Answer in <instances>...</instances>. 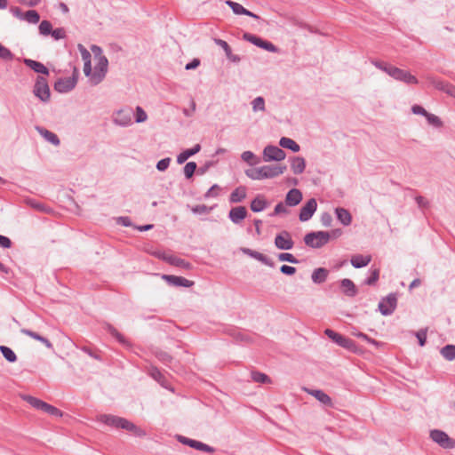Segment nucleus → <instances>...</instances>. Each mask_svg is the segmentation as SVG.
I'll list each match as a JSON object with an SVG mask.
<instances>
[{"mask_svg": "<svg viewBox=\"0 0 455 455\" xmlns=\"http://www.w3.org/2000/svg\"><path fill=\"white\" fill-rule=\"evenodd\" d=\"M286 169V165L273 164L247 169L244 172L248 178L254 180H260L264 179H274L278 177L283 174Z\"/></svg>", "mask_w": 455, "mask_h": 455, "instance_id": "nucleus-1", "label": "nucleus"}, {"mask_svg": "<svg viewBox=\"0 0 455 455\" xmlns=\"http://www.w3.org/2000/svg\"><path fill=\"white\" fill-rule=\"evenodd\" d=\"M331 239V234L328 231H313L304 236V243L308 247L319 249L324 246Z\"/></svg>", "mask_w": 455, "mask_h": 455, "instance_id": "nucleus-2", "label": "nucleus"}, {"mask_svg": "<svg viewBox=\"0 0 455 455\" xmlns=\"http://www.w3.org/2000/svg\"><path fill=\"white\" fill-rule=\"evenodd\" d=\"M324 334L339 347L351 352H356L357 346L353 339L343 336L331 329H326L324 331Z\"/></svg>", "mask_w": 455, "mask_h": 455, "instance_id": "nucleus-3", "label": "nucleus"}, {"mask_svg": "<svg viewBox=\"0 0 455 455\" xmlns=\"http://www.w3.org/2000/svg\"><path fill=\"white\" fill-rule=\"evenodd\" d=\"M78 76V69L74 68L72 76L59 78L54 84V89L60 93H66L72 91L77 84Z\"/></svg>", "mask_w": 455, "mask_h": 455, "instance_id": "nucleus-4", "label": "nucleus"}, {"mask_svg": "<svg viewBox=\"0 0 455 455\" xmlns=\"http://www.w3.org/2000/svg\"><path fill=\"white\" fill-rule=\"evenodd\" d=\"M34 95L43 102H48L51 98L50 87L47 79L42 76H38L36 79L34 88Z\"/></svg>", "mask_w": 455, "mask_h": 455, "instance_id": "nucleus-5", "label": "nucleus"}, {"mask_svg": "<svg viewBox=\"0 0 455 455\" xmlns=\"http://www.w3.org/2000/svg\"><path fill=\"white\" fill-rule=\"evenodd\" d=\"M108 60L106 56L100 55L98 58V62L94 67L93 73L91 76V83L97 85L103 81L108 72Z\"/></svg>", "mask_w": 455, "mask_h": 455, "instance_id": "nucleus-6", "label": "nucleus"}, {"mask_svg": "<svg viewBox=\"0 0 455 455\" xmlns=\"http://www.w3.org/2000/svg\"><path fill=\"white\" fill-rule=\"evenodd\" d=\"M430 438L444 449H452L455 447V440L451 438L445 432L434 429L430 431Z\"/></svg>", "mask_w": 455, "mask_h": 455, "instance_id": "nucleus-7", "label": "nucleus"}, {"mask_svg": "<svg viewBox=\"0 0 455 455\" xmlns=\"http://www.w3.org/2000/svg\"><path fill=\"white\" fill-rule=\"evenodd\" d=\"M397 307L396 293H389L387 297L382 298L379 303V310L383 315H390L394 313Z\"/></svg>", "mask_w": 455, "mask_h": 455, "instance_id": "nucleus-8", "label": "nucleus"}, {"mask_svg": "<svg viewBox=\"0 0 455 455\" xmlns=\"http://www.w3.org/2000/svg\"><path fill=\"white\" fill-rule=\"evenodd\" d=\"M286 157V153L277 146L267 145L263 149V160L265 162H280Z\"/></svg>", "mask_w": 455, "mask_h": 455, "instance_id": "nucleus-9", "label": "nucleus"}, {"mask_svg": "<svg viewBox=\"0 0 455 455\" xmlns=\"http://www.w3.org/2000/svg\"><path fill=\"white\" fill-rule=\"evenodd\" d=\"M177 439L180 443L182 444L188 445L193 449H196L197 451H201L207 453H212L214 452L215 449L206 443H204L200 441L190 439L188 437L183 436V435H178Z\"/></svg>", "mask_w": 455, "mask_h": 455, "instance_id": "nucleus-10", "label": "nucleus"}, {"mask_svg": "<svg viewBox=\"0 0 455 455\" xmlns=\"http://www.w3.org/2000/svg\"><path fill=\"white\" fill-rule=\"evenodd\" d=\"M275 245L279 250H291L293 248L294 242L291 239V234L283 230L275 235Z\"/></svg>", "mask_w": 455, "mask_h": 455, "instance_id": "nucleus-11", "label": "nucleus"}, {"mask_svg": "<svg viewBox=\"0 0 455 455\" xmlns=\"http://www.w3.org/2000/svg\"><path fill=\"white\" fill-rule=\"evenodd\" d=\"M132 109H120L114 113L113 122L119 126H129L132 124Z\"/></svg>", "mask_w": 455, "mask_h": 455, "instance_id": "nucleus-12", "label": "nucleus"}, {"mask_svg": "<svg viewBox=\"0 0 455 455\" xmlns=\"http://www.w3.org/2000/svg\"><path fill=\"white\" fill-rule=\"evenodd\" d=\"M99 420L108 426L114 427L116 428H122V429L125 428V425L127 424V421H128V419H126L124 418L115 416V415H110V414L100 415Z\"/></svg>", "mask_w": 455, "mask_h": 455, "instance_id": "nucleus-13", "label": "nucleus"}, {"mask_svg": "<svg viewBox=\"0 0 455 455\" xmlns=\"http://www.w3.org/2000/svg\"><path fill=\"white\" fill-rule=\"evenodd\" d=\"M317 209V203L315 198H310L307 203L301 207L299 219L300 221H307L309 220Z\"/></svg>", "mask_w": 455, "mask_h": 455, "instance_id": "nucleus-14", "label": "nucleus"}, {"mask_svg": "<svg viewBox=\"0 0 455 455\" xmlns=\"http://www.w3.org/2000/svg\"><path fill=\"white\" fill-rule=\"evenodd\" d=\"M391 77L407 84H417L419 83V80L416 76L411 75L409 71L401 69L399 68H395V69L393 70Z\"/></svg>", "mask_w": 455, "mask_h": 455, "instance_id": "nucleus-15", "label": "nucleus"}, {"mask_svg": "<svg viewBox=\"0 0 455 455\" xmlns=\"http://www.w3.org/2000/svg\"><path fill=\"white\" fill-rule=\"evenodd\" d=\"M163 279H164L168 284L172 286H182L186 288H189L194 285V282L190 281L182 276H177L172 275H164Z\"/></svg>", "mask_w": 455, "mask_h": 455, "instance_id": "nucleus-16", "label": "nucleus"}, {"mask_svg": "<svg viewBox=\"0 0 455 455\" xmlns=\"http://www.w3.org/2000/svg\"><path fill=\"white\" fill-rule=\"evenodd\" d=\"M225 4L229 6L233 12L236 15H246V16H249V17H251L255 20H259L260 17L253 12H251V11L245 9L243 5H241L240 4L236 3V2H233L231 0H227L225 2Z\"/></svg>", "mask_w": 455, "mask_h": 455, "instance_id": "nucleus-17", "label": "nucleus"}, {"mask_svg": "<svg viewBox=\"0 0 455 455\" xmlns=\"http://www.w3.org/2000/svg\"><path fill=\"white\" fill-rule=\"evenodd\" d=\"M247 217V210L244 206L233 207L228 212V218L234 224L241 223Z\"/></svg>", "mask_w": 455, "mask_h": 455, "instance_id": "nucleus-18", "label": "nucleus"}, {"mask_svg": "<svg viewBox=\"0 0 455 455\" xmlns=\"http://www.w3.org/2000/svg\"><path fill=\"white\" fill-rule=\"evenodd\" d=\"M303 198L302 193L298 188H291L285 196V204L290 207L298 205Z\"/></svg>", "mask_w": 455, "mask_h": 455, "instance_id": "nucleus-19", "label": "nucleus"}, {"mask_svg": "<svg viewBox=\"0 0 455 455\" xmlns=\"http://www.w3.org/2000/svg\"><path fill=\"white\" fill-rule=\"evenodd\" d=\"M339 287L342 293L350 298L355 297L358 291L355 284L348 278L342 279Z\"/></svg>", "mask_w": 455, "mask_h": 455, "instance_id": "nucleus-20", "label": "nucleus"}, {"mask_svg": "<svg viewBox=\"0 0 455 455\" xmlns=\"http://www.w3.org/2000/svg\"><path fill=\"white\" fill-rule=\"evenodd\" d=\"M23 63L37 74H42L45 76L49 75V69L39 61L31 59H24Z\"/></svg>", "mask_w": 455, "mask_h": 455, "instance_id": "nucleus-21", "label": "nucleus"}, {"mask_svg": "<svg viewBox=\"0 0 455 455\" xmlns=\"http://www.w3.org/2000/svg\"><path fill=\"white\" fill-rule=\"evenodd\" d=\"M269 203L266 200L265 196L262 195H258L251 202V210L253 212H259L264 211Z\"/></svg>", "mask_w": 455, "mask_h": 455, "instance_id": "nucleus-22", "label": "nucleus"}, {"mask_svg": "<svg viewBox=\"0 0 455 455\" xmlns=\"http://www.w3.org/2000/svg\"><path fill=\"white\" fill-rule=\"evenodd\" d=\"M307 393L311 395H313L316 400H318L323 404L333 407V403L331 401V398L324 393L323 390L320 389H314V390H307Z\"/></svg>", "mask_w": 455, "mask_h": 455, "instance_id": "nucleus-23", "label": "nucleus"}, {"mask_svg": "<svg viewBox=\"0 0 455 455\" xmlns=\"http://www.w3.org/2000/svg\"><path fill=\"white\" fill-rule=\"evenodd\" d=\"M291 168L294 174H301L306 168V161L302 156H292L291 159Z\"/></svg>", "mask_w": 455, "mask_h": 455, "instance_id": "nucleus-24", "label": "nucleus"}, {"mask_svg": "<svg viewBox=\"0 0 455 455\" xmlns=\"http://www.w3.org/2000/svg\"><path fill=\"white\" fill-rule=\"evenodd\" d=\"M371 261V255L356 254L352 256L350 262L351 265L355 268H361L366 267Z\"/></svg>", "mask_w": 455, "mask_h": 455, "instance_id": "nucleus-25", "label": "nucleus"}, {"mask_svg": "<svg viewBox=\"0 0 455 455\" xmlns=\"http://www.w3.org/2000/svg\"><path fill=\"white\" fill-rule=\"evenodd\" d=\"M215 43L224 50L227 58L230 61L237 63L241 60V58L238 55L232 53L231 47L226 41L222 39H215Z\"/></svg>", "mask_w": 455, "mask_h": 455, "instance_id": "nucleus-26", "label": "nucleus"}, {"mask_svg": "<svg viewBox=\"0 0 455 455\" xmlns=\"http://www.w3.org/2000/svg\"><path fill=\"white\" fill-rule=\"evenodd\" d=\"M431 84L435 89L444 92L449 95H454L455 86L451 85V84L434 78L431 80Z\"/></svg>", "mask_w": 455, "mask_h": 455, "instance_id": "nucleus-27", "label": "nucleus"}, {"mask_svg": "<svg viewBox=\"0 0 455 455\" xmlns=\"http://www.w3.org/2000/svg\"><path fill=\"white\" fill-rule=\"evenodd\" d=\"M36 129L50 143H52L54 146L60 145V140L55 133L52 132L51 131H49L44 127H40V126H36Z\"/></svg>", "mask_w": 455, "mask_h": 455, "instance_id": "nucleus-28", "label": "nucleus"}, {"mask_svg": "<svg viewBox=\"0 0 455 455\" xmlns=\"http://www.w3.org/2000/svg\"><path fill=\"white\" fill-rule=\"evenodd\" d=\"M329 275V270L324 267L315 268L311 275V279L315 283L320 284L326 281Z\"/></svg>", "mask_w": 455, "mask_h": 455, "instance_id": "nucleus-29", "label": "nucleus"}, {"mask_svg": "<svg viewBox=\"0 0 455 455\" xmlns=\"http://www.w3.org/2000/svg\"><path fill=\"white\" fill-rule=\"evenodd\" d=\"M336 217L340 223H342L344 226H348L351 224L352 221V216L350 212L341 207H338L335 209Z\"/></svg>", "mask_w": 455, "mask_h": 455, "instance_id": "nucleus-30", "label": "nucleus"}, {"mask_svg": "<svg viewBox=\"0 0 455 455\" xmlns=\"http://www.w3.org/2000/svg\"><path fill=\"white\" fill-rule=\"evenodd\" d=\"M200 149L201 146L196 144L193 148L184 150L177 156V163L179 164L185 163L190 156L197 154Z\"/></svg>", "mask_w": 455, "mask_h": 455, "instance_id": "nucleus-31", "label": "nucleus"}, {"mask_svg": "<svg viewBox=\"0 0 455 455\" xmlns=\"http://www.w3.org/2000/svg\"><path fill=\"white\" fill-rule=\"evenodd\" d=\"M246 197L245 187L240 186L236 188L229 196V202L232 204H237L243 202Z\"/></svg>", "mask_w": 455, "mask_h": 455, "instance_id": "nucleus-32", "label": "nucleus"}, {"mask_svg": "<svg viewBox=\"0 0 455 455\" xmlns=\"http://www.w3.org/2000/svg\"><path fill=\"white\" fill-rule=\"evenodd\" d=\"M20 332L25 334V335H28V336L31 337L34 339H36V340L42 342L43 344L45 345L46 347L52 348V342L48 339H46V338L41 336L40 334H38L37 332H35V331H33L31 330H28V329H21Z\"/></svg>", "mask_w": 455, "mask_h": 455, "instance_id": "nucleus-33", "label": "nucleus"}, {"mask_svg": "<svg viewBox=\"0 0 455 455\" xmlns=\"http://www.w3.org/2000/svg\"><path fill=\"white\" fill-rule=\"evenodd\" d=\"M164 259L165 261H167L169 264H171L172 266L182 267L185 269L191 268V264L189 262L186 261L183 259L178 258L176 256H168V257H164Z\"/></svg>", "mask_w": 455, "mask_h": 455, "instance_id": "nucleus-34", "label": "nucleus"}, {"mask_svg": "<svg viewBox=\"0 0 455 455\" xmlns=\"http://www.w3.org/2000/svg\"><path fill=\"white\" fill-rule=\"evenodd\" d=\"M279 145L280 147L290 149L294 153L299 152L300 149L299 145L296 141L287 137H282L279 140Z\"/></svg>", "mask_w": 455, "mask_h": 455, "instance_id": "nucleus-35", "label": "nucleus"}, {"mask_svg": "<svg viewBox=\"0 0 455 455\" xmlns=\"http://www.w3.org/2000/svg\"><path fill=\"white\" fill-rule=\"evenodd\" d=\"M442 356L448 360L452 361L455 359V345H446L440 350Z\"/></svg>", "mask_w": 455, "mask_h": 455, "instance_id": "nucleus-36", "label": "nucleus"}, {"mask_svg": "<svg viewBox=\"0 0 455 455\" xmlns=\"http://www.w3.org/2000/svg\"><path fill=\"white\" fill-rule=\"evenodd\" d=\"M105 330H107L109 334H111L113 337H115L121 344L126 345L128 344V341L122 335L113 325L110 323L105 324Z\"/></svg>", "mask_w": 455, "mask_h": 455, "instance_id": "nucleus-37", "label": "nucleus"}, {"mask_svg": "<svg viewBox=\"0 0 455 455\" xmlns=\"http://www.w3.org/2000/svg\"><path fill=\"white\" fill-rule=\"evenodd\" d=\"M105 330H107L109 334H111L113 337H115L121 344L126 345L128 344V341L122 335L113 325L110 323L105 324Z\"/></svg>", "mask_w": 455, "mask_h": 455, "instance_id": "nucleus-38", "label": "nucleus"}, {"mask_svg": "<svg viewBox=\"0 0 455 455\" xmlns=\"http://www.w3.org/2000/svg\"><path fill=\"white\" fill-rule=\"evenodd\" d=\"M125 430L132 433L135 436L142 437L145 436L146 431L140 428V427L136 426L131 421H127V424L125 425Z\"/></svg>", "mask_w": 455, "mask_h": 455, "instance_id": "nucleus-39", "label": "nucleus"}, {"mask_svg": "<svg viewBox=\"0 0 455 455\" xmlns=\"http://www.w3.org/2000/svg\"><path fill=\"white\" fill-rule=\"evenodd\" d=\"M22 399L29 403L33 408L40 411L44 403V401L28 395H22Z\"/></svg>", "mask_w": 455, "mask_h": 455, "instance_id": "nucleus-40", "label": "nucleus"}, {"mask_svg": "<svg viewBox=\"0 0 455 455\" xmlns=\"http://www.w3.org/2000/svg\"><path fill=\"white\" fill-rule=\"evenodd\" d=\"M0 351L3 356L10 363H14L17 361L16 354L6 346H0Z\"/></svg>", "mask_w": 455, "mask_h": 455, "instance_id": "nucleus-41", "label": "nucleus"}, {"mask_svg": "<svg viewBox=\"0 0 455 455\" xmlns=\"http://www.w3.org/2000/svg\"><path fill=\"white\" fill-rule=\"evenodd\" d=\"M252 259H255L260 261L261 263H263L264 265L268 266L270 267H275V262L271 259H269L265 254L259 252L257 251H254V253L252 255Z\"/></svg>", "mask_w": 455, "mask_h": 455, "instance_id": "nucleus-42", "label": "nucleus"}, {"mask_svg": "<svg viewBox=\"0 0 455 455\" xmlns=\"http://www.w3.org/2000/svg\"><path fill=\"white\" fill-rule=\"evenodd\" d=\"M251 379L253 381L262 384L271 383V379L265 373L259 371H251Z\"/></svg>", "mask_w": 455, "mask_h": 455, "instance_id": "nucleus-43", "label": "nucleus"}, {"mask_svg": "<svg viewBox=\"0 0 455 455\" xmlns=\"http://www.w3.org/2000/svg\"><path fill=\"white\" fill-rule=\"evenodd\" d=\"M243 39L247 41V42H250V43L253 44L254 45H256V46H258L259 48L261 47L262 43L264 41V39H262L261 37L257 36L252 35V34L248 33V32H246V33H244L243 35Z\"/></svg>", "mask_w": 455, "mask_h": 455, "instance_id": "nucleus-44", "label": "nucleus"}, {"mask_svg": "<svg viewBox=\"0 0 455 455\" xmlns=\"http://www.w3.org/2000/svg\"><path fill=\"white\" fill-rule=\"evenodd\" d=\"M24 20L28 23L36 24L40 20V15L36 11L29 10L24 13Z\"/></svg>", "mask_w": 455, "mask_h": 455, "instance_id": "nucleus-45", "label": "nucleus"}, {"mask_svg": "<svg viewBox=\"0 0 455 455\" xmlns=\"http://www.w3.org/2000/svg\"><path fill=\"white\" fill-rule=\"evenodd\" d=\"M149 375L156 379L157 382H159L161 385L164 386V382L165 381L164 376L162 374V372L159 371L158 368L155 366H151L148 370Z\"/></svg>", "mask_w": 455, "mask_h": 455, "instance_id": "nucleus-46", "label": "nucleus"}, {"mask_svg": "<svg viewBox=\"0 0 455 455\" xmlns=\"http://www.w3.org/2000/svg\"><path fill=\"white\" fill-rule=\"evenodd\" d=\"M155 355L159 361H161L163 363L166 365L170 364L173 360L172 356L170 354L162 350L156 351Z\"/></svg>", "mask_w": 455, "mask_h": 455, "instance_id": "nucleus-47", "label": "nucleus"}, {"mask_svg": "<svg viewBox=\"0 0 455 455\" xmlns=\"http://www.w3.org/2000/svg\"><path fill=\"white\" fill-rule=\"evenodd\" d=\"M38 29L42 36H50L52 30V25L49 20H44L39 24Z\"/></svg>", "mask_w": 455, "mask_h": 455, "instance_id": "nucleus-48", "label": "nucleus"}, {"mask_svg": "<svg viewBox=\"0 0 455 455\" xmlns=\"http://www.w3.org/2000/svg\"><path fill=\"white\" fill-rule=\"evenodd\" d=\"M197 169V164L195 162H188L184 166V175L186 179H191Z\"/></svg>", "mask_w": 455, "mask_h": 455, "instance_id": "nucleus-49", "label": "nucleus"}, {"mask_svg": "<svg viewBox=\"0 0 455 455\" xmlns=\"http://www.w3.org/2000/svg\"><path fill=\"white\" fill-rule=\"evenodd\" d=\"M191 211L195 214H209L211 211L212 210V207H209L205 204H197L195 206H192Z\"/></svg>", "mask_w": 455, "mask_h": 455, "instance_id": "nucleus-50", "label": "nucleus"}, {"mask_svg": "<svg viewBox=\"0 0 455 455\" xmlns=\"http://www.w3.org/2000/svg\"><path fill=\"white\" fill-rule=\"evenodd\" d=\"M14 54L0 43V59L4 60H12Z\"/></svg>", "mask_w": 455, "mask_h": 455, "instance_id": "nucleus-51", "label": "nucleus"}, {"mask_svg": "<svg viewBox=\"0 0 455 455\" xmlns=\"http://www.w3.org/2000/svg\"><path fill=\"white\" fill-rule=\"evenodd\" d=\"M379 269L374 268L371 271V275L365 279L364 283L367 285H373L379 280Z\"/></svg>", "mask_w": 455, "mask_h": 455, "instance_id": "nucleus-52", "label": "nucleus"}, {"mask_svg": "<svg viewBox=\"0 0 455 455\" xmlns=\"http://www.w3.org/2000/svg\"><path fill=\"white\" fill-rule=\"evenodd\" d=\"M251 104H252V108L254 111L265 110V100L261 96L255 98L252 100Z\"/></svg>", "mask_w": 455, "mask_h": 455, "instance_id": "nucleus-53", "label": "nucleus"}, {"mask_svg": "<svg viewBox=\"0 0 455 455\" xmlns=\"http://www.w3.org/2000/svg\"><path fill=\"white\" fill-rule=\"evenodd\" d=\"M278 259L280 261H287L292 264H298L299 259H297L291 253L282 252L278 255Z\"/></svg>", "mask_w": 455, "mask_h": 455, "instance_id": "nucleus-54", "label": "nucleus"}, {"mask_svg": "<svg viewBox=\"0 0 455 455\" xmlns=\"http://www.w3.org/2000/svg\"><path fill=\"white\" fill-rule=\"evenodd\" d=\"M426 118L429 124H432L435 127H441L443 125V122L441 121V119L438 116H435L434 114L428 113Z\"/></svg>", "mask_w": 455, "mask_h": 455, "instance_id": "nucleus-55", "label": "nucleus"}, {"mask_svg": "<svg viewBox=\"0 0 455 455\" xmlns=\"http://www.w3.org/2000/svg\"><path fill=\"white\" fill-rule=\"evenodd\" d=\"M51 36L55 40L63 39V38H65L67 36L66 30L63 28H58L52 29V33H51Z\"/></svg>", "mask_w": 455, "mask_h": 455, "instance_id": "nucleus-56", "label": "nucleus"}, {"mask_svg": "<svg viewBox=\"0 0 455 455\" xmlns=\"http://www.w3.org/2000/svg\"><path fill=\"white\" fill-rule=\"evenodd\" d=\"M135 120L137 123H142L145 122L148 118V116L146 112L143 110V108L140 106L136 108V114H135Z\"/></svg>", "mask_w": 455, "mask_h": 455, "instance_id": "nucleus-57", "label": "nucleus"}, {"mask_svg": "<svg viewBox=\"0 0 455 455\" xmlns=\"http://www.w3.org/2000/svg\"><path fill=\"white\" fill-rule=\"evenodd\" d=\"M170 163H171V158L170 157L163 158V159H161L160 161L157 162L156 169L159 172H164L169 167Z\"/></svg>", "mask_w": 455, "mask_h": 455, "instance_id": "nucleus-58", "label": "nucleus"}, {"mask_svg": "<svg viewBox=\"0 0 455 455\" xmlns=\"http://www.w3.org/2000/svg\"><path fill=\"white\" fill-rule=\"evenodd\" d=\"M287 212H288V210L284 206L283 203L280 202L275 205L274 212L272 213H270L269 215L271 217H273V216H275L278 214L287 213Z\"/></svg>", "mask_w": 455, "mask_h": 455, "instance_id": "nucleus-59", "label": "nucleus"}, {"mask_svg": "<svg viewBox=\"0 0 455 455\" xmlns=\"http://www.w3.org/2000/svg\"><path fill=\"white\" fill-rule=\"evenodd\" d=\"M78 50L81 53L84 62L91 61V53L83 44H78Z\"/></svg>", "mask_w": 455, "mask_h": 455, "instance_id": "nucleus-60", "label": "nucleus"}, {"mask_svg": "<svg viewBox=\"0 0 455 455\" xmlns=\"http://www.w3.org/2000/svg\"><path fill=\"white\" fill-rule=\"evenodd\" d=\"M241 158H242L243 161H244V162L250 164L251 165H252V164H254V163H251V161L256 158V156L251 151H244L241 155Z\"/></svg>", "mask_w": 455, "mask_h": 455, "instance_id": "nucleus-61", "label": "nucleus"}, {"mask_svg": "<svg viewBox=\"0 0 455 455\" xmlns=\"http://www.w3.org/2000/svg\"><path fill=\"white\" fill-rule=\"evenodd\" d=\"M416 337L419 340V346H425L427 342V330H419V331L416 332Z\"/></svg>", "mask_w": 455, "mask_h": 455, "instance_id": "nucleus-62", "label": "nucleus"}, {"mask_svg": "<svg viewBox=\"0 0 455 455\" xmlns=\"http://www.w3.org/2000/svg\"><path fill=\"white\" fill-rule=\"evenodd\" d=\"M320 220L324 227H330L332 223V217L329 212H323L321 215Z\"/></svg>", "mask_w": 455, "mask_h": 455, "instance_id": "nucleus-63", "label": "nucleus"}, {"mask_svg": "<svg viewBox=\"0 0 455 455\" xmlns=\"http://www.w3.org/2000/svg\"><path fill=\"white\" fill-rule=\"evenodd\" d=\"M262 49L270 52H278V48L273 44L271 42L264 40L262 43L261 47Z\"/></svg>", "mask_w": 455, "mask_h": 455, "instance_id": "nucleus-64", "label": "nucleus"}]
</instances>
